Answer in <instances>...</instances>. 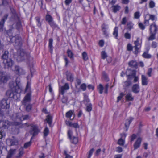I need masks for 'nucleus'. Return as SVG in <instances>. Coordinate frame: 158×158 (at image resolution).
<instances>
[{
  "mask_svg": "<svg viewBox=\"0 0 158 158\" xmlns=\"http://www.w3.org/2000/svg\"><path fill=\"white\" fill-rule=\"evenodd\" d=\"M6 33L9 36L10 41L12 42H15V47L17 49L18 54L19 55L17 59V60L19 61L23 60L26 56V54L24 50L21 48L22 44L21 38L18 35L11 37L12 33L10 30L6 31Z\"/></svg>",
  "mask_w": 158,
  "mask_h": 158,
  "instance_id": "nucleus-1",
  "label": "nucleus"
},
{
  "mask_svg": "<svg viewBox=\"0 0 158 158\" xmlns=\"http://www.w3.org/2000/svg\"><path fill=\"white\" fill-rule=\"evenodd\" d=\"M9 85L11 89L7 91L6 94V96L10 98H13L15 100L17 99V96L19 97L20 96V94L23 90L19 79L17 78L15 82H10Z\"/></svg>",
  "mask_w": 158,
  "mask_h": 158,
  "instance_id": "nucleus-2",
  "label": "nucleus"
},
{
  "mask_svg": "<svg viewBox=\"0 0 158 158\" xmlns=\"http://www.w3.org/2000/svg\"><path fill=\"white\" fill-rule=\"evenodd\" d=\"M27 115L23 116L21 113L14 114L12 118L13 122L10 123L8 121H0V128H8L10 126H18L20 124V122L27 119Z\"/></svg>",
  "mask_w": 158,
  "mask_h": 158,
  "instance_id": "nucleus-3",
  "label": "nucleus"
},
{
  "mask_svg": "<svg viewBox=\"0 0 158 158\" xmlns=\"http://www.w3.org/2000/svg\"><path fill=\"white\" fill-rule=\"evenodd\" d=\"M8 51H5L4 54L2 56V58L3 60V62L4 64L5 67L9 68L11 67L13 64L14 62L10 58H8Z\"/></svg>",
  "mask_w": 158,
  "mask_h": 158,
  "instance_id": "nucleus-4",
  "label": "nucleus"
},
{
  "mask_svg": "<svg viewBox=\"0 0 158 158\" xmlns=\"http://www.w3.org/2000/svg\"><path fill=\"white\" fill-rule=\"evenodd\" d=\"M31 82L28 81L26 86L25 92H27L26 95L25 97L24 100L22 102V104L26 105L27 104L30 100V97L31 96V92L30 89Z\"/></svg>",
  "mask_w": 158,
  "mask_h": 158,
  "instance_id": "nucleus-5",
  "label": "nucleus"
},
{
  "mask_svg": "<svg viewBox=\"0 0 158 158\" xmlns=\"http://www.w3.org/2000/svg\"><path fill=\"white\" fill-rule=\"evenodd\" d=\"M126 74V75L129 77H130V76H133L134 77V82H137L139 81V77L135 76L136 72L135 70L128 69L127 70Z\"/></svg>",
  "mask_w": 158,
  "mask_h": 158,
  "instance_id": "nucleus-6",
  "label": "nucleus"
},
{
  "mask_svg": "<svg viewBox=\"0 0 158 158\" xmlns=\"http://www.w3.org/2000/svg\"><path fill=\"white\" fill-rule=\"evenodd\" d=\"M23 127H24L26 126H28V124L27 123L22 125ZM29 126L31 128V130L30 131V134L32 135L33 136L35 135L39 132V131L38 129V127L35 125H32Z\"/></svg>",
  "mask_w": 158,
  "mask_h": 158,
  "instance_id": "nucleus-7",
  "label": "nucleus"
},
{
  "mask_svg": "<svg viewBox=\"0 0 158 158\" xmlns=\"http://www.w3.org/2000/svg\"><path fill=\"white\" fill-rule=\"evenodd\" d=\"M13 70L16 74L19 76L23 75L25 73L22 67L18 66H15Z\"/></svg>",
  "mask_w": 158,
  "mask_h": 158,
  "instance_id": "nucleus-8",
  "label": "nucleus"
},
{
  "mask_svg": "<svg viewBox=\"0 0 158 158\" xmlns=\"http://www.w3.org/2000/svg\"><path fill=\"white\" fill-rule=\"evenodd\" d=\"M141 41L139 42V39L138 38L137 39L136 41H135L134 44L135 45L134 47L135 48V51H134V52L135 54H137L138 53L139 49L141 47Z\"/></svg>",
  "mask_w": 158,
  "mask_h": 158,
  "instance_id": "nucleus-9",
  "label": "nucleus"
},
{
  "mask_svg": "<svg viewBox=\"0 0 158 158\" xmlns=\"http://www.w3.org/2000/svg\"><path fill=\"white\" fill-rule=\"evenodd\" d=\"M10 100L9 99H2L0 103V106L2 108L8 109L10 106Z\"/></svg>",
  "mask_w": 158,
  "mask_h": 158,
  "instance_id": "nucleus-10",
  "label": "nucleus"
},
{
  "mask_svg": "<svg viewBox=\"0 0 158 158\" xmlns=\"http://www.w3.org/2000/svg\"><path fill=\"white\" fill-rule=\"evenodd\" d=\"M9 78V76L6 75L5 73L0 72V81L1 82L3 83H6Z\"/></svg>",
  "mask_w": 158,
  "mask_h": 158,
  "instance_id": "nucleus-11",
  "label": "nucleus"
},
{
  "mask_svg": "<svg viewBox=\"0 0 158 158\" xmlns=\"http://www.w3.org/2000/svg\"><path fill=\"white\" fill-rule=\"evenodd\" d=\"M72 131L71 130L69 129L68 132V137L70 139L71 141L75 144L77 143L78 142V139L77 137L73 136L72 138Z\"/></svg>",
  "mask_w": 158,
  "mask_h": 158,
  "instance_id": "nucleus-12",
  "label": "nucleus"
},
{
  "mask_svg": "<svg viewBox=\"0 0 158 158\" xmlns=\"http://www.w3.org/2000/svg\"><path fill=\"white\" fill-rule=\"evenodd\" d=\"M69 86L68 83H66L65 85L59 89V93L62 95H63L65 91L69 89Z\"/></svg>",
  "mask_w": 158,
  "mask_h": 158,
  "instance_id": "nucleus-13",
  "label": "nucleus"
},
{
  "mask_svg": "<svg viewBox=\"0 0 158 158\" xmlns=\"http://www.w3.org/2000/svg\"><path fill=\"white\" fill-rule=\"evenodd\" d=\"M7 15H6L4 18H3L0 22V31H6V30H4L3 28V24L5 22L6 19L7 17Z\"/></svg>",
  "mask_w": 158,
  "mask_h": 158,
  "instance_id": "nucleus-14",
  "label": "nucleus"
},
{
  "mask_svg": "<svg viewBox=\"0 0 158 158\" xmlns=\"http://www.w3.org/2000/svg\"><path fill=\"white\" fill-rule=\"evenodd\" d=\"M142 84L143 85H147L148 84L147 77L145 75H142L141 76Z\"/></svg>",
  "mask_w": 158,
  "mask_h": 158,
  "instance_id": "nucleus-15",
  "label": "nucleus"
},
{
  "mask_svg": "<svg viewBox=\"0 0 158 158\" xmlns=\"http://www.w3.org/2000/svg\"><path fill=\"white\" fill-rule=\"evenodd\" d=\"M132 91L135 93H138L140 91L139 85L138 84L134 85L132 89Z\"/></svg>",
  "mask_w": 158,
  "mask_h": 158,
  "instance_id": "nucleus-16",
  "label": "nucleus"
},
{
  "mask_svg": "<svg viewBox=\"0 0 158 158\" xmlns=\"http://www.w3.org/2000/svg\"><path fill=\"white\" fill-rule=\"evenodd\" d=\"M142 139L140 138H139L135 142L134 144V148L135 149L138 148L140 146Z\"/></svg>",
  "mask_w": 158,
  "mask_h": 158,
  "instance_id": "nucleus-17",
  "label": "nucleus"
},
{
  "mask_svg": "<svg viewBox=\"0 0 158 158\" xmlns=\"http://www.w3.org/2000/svg\"><path fill=\"white\" fill-rule=\"evenodd\" d=\"M157 30V27L154 23L151 25L150 27V33H156Z\"/></svg>",
  "mask_w": 158,
  "mask_h": 158,
  "instance_id": "nucleus-18",
  "label": "nucleus"
},
{
  "mask_svg": "<svg viewBox=\"0 0 158 158\" xmlns=\"http://www.w3.org/2000/svg\"><path fill=\"white\" fill-rule=\"evenodd\" d=\"M145 18L146 19H149V20L151 19L153 21H156L157 20V18L156 16L149 14L146 15H145Z\"/></svg>",
  "mask_w": 158,
  "mask_h": 158,
  "instance_id": "nucleus-19",
  "label": "nucleus"
},
{
  "mask_svg": "<svg viewBox=\"0 0 158 158\" xmlns=\"http://www.w3.org/2000/svg\"><path fill=\"white\" fill-rule=\"evenodd\" d=\"M125 98L126 100L128 101H132L134 99V97L130 93H128L126 95Z\"/></svg>",
  "mask_w": 158,
  "mask_h": 158,
  "instance_id": "nucleus-20",
  "label": "nucleus"
},
{
  "mask_svg": "<svg viewBox=\"0 0 158 158\" xmlns=\"http://www.w3.org/2000/svg\"><path fill=\"white\" fill-rule=\"evenodd\" d=\"M108 29V26L107 25L103 24L102 26V30L103 33L105 35H107V30Z\"/></svg>",
  "mask_w": 158,
  "mask_h": 158,
  "instance_id": "nucleus-21",
  "label": "nucleus"
},
{
  "mask_svg": "<svg viewBox=\"0 0 158 158\" xmlns=\"http://www.w3.org/2000/svg\"><path fill=\"white\" fill-rule=\"evenodd\" d=\"M120 8V6L118 5H113L112 6L113 12L114 13H116L118 11H119Z\"/></svg>",
  "mask_w": 158,
  "mask_h": 158,
  "instance_id": "nucleus-22",
  "label": "nucleus"
},
{
  "mask_svg": "<svg viewBox=\"0 0 158 158\" xmlns=\"http://www.w3.org/2000/svg\"><path fill=\"white\" fill-rule=\"evenodd\" d=\"M133 119V118L132 117H130L126 120L125 126L126 128H128L131 122Z\"/></svg>",
  "mask_w": 158,
  "mask_h": 158,
  "instance_id": "nucleus-23",
  "label": "nucleus"
},
{
  "mask_svg": "<svg viewBox=\"0 0 158 158\" xmlns=\"http://www.w3.org/2000/svg\"><path fill=\"white\" fill-rule=\"evenodd\" d=\"M46 20L49 24L53 21L52 17L49 14H47L46 16Z\"/></svg>",
  "mask_w": 158,
  "mask_h": 158,
  "instance_id": "nucleus-24",
  "label": "nucleus"
},
{
  "mask_svg": "<svg viewBox=\"0 0 158 158\" xmlns=\"http://www.w3.org/2000/svg\"><path fill=\"white\" fill-rule=\"evenodd\" d=\"M16 150L15 149L10 150L9 151L7 158H10L11 156L15 153Z\"/></svg>",
  "mask_w": 158,
  "mask_h": 158,
  "instance_id": "nucleus-25",
  "label": "nucleus"
},
{
  "mask_svg": "<svg viewBox=\"0 0 158 158\" xmlns=\"http://www.w3.org/2000/svg\"><path fill=\"white\" fill-rule=\"evenodd\" d=\"M46 121L47 123L49 124L50 126H51L52 122V118L51 116L48 115L47 116Z\"/></svg>",
  "mask_w": 158,
  "mask_h": 158,
  "instance_id": "nucleus-26",
  "label": "nucleus"
},
{
  "mask_svg": "<svg viewBox=\"0 0 158 158\" xmlns=\"http://www.w3.org/2000/svg\"><path fill=\"white\" fill-rule=\"evenodd\" d=\"M129 65L130 66L136 68L137 63L135 60H131L129 62Z\"/></svg>",
  "mask_w": 158,
  "mask_h": 158,
  "instance_id": "nucleus-27",
  "label": "nucleus"
},
{
  "mask_svg": "<svg viewBox=\"0 0 158 158\" xmlns=\"http://www.w3.org/2000/svg\"><path fill=\"white\" fill-rule=\"evenodd\" d=\"M118 27H116L114 29L113 32V35L116 39L117 38L118 36Z\"/></svg>",
  "mask_w": 158,
  "mask_h": 158,
  "instance_id": "nucleus-28",
  "label": "nucleus"
},
{
  "mask_svg": "<svg viewBox=\"0 0 158 158\" xmlns=\"http://www.w3.org/2000/svg\"><path fill=\"white\" fill-rule=\"evenodd\" d=\"M10 141L9 139L7 140V141ZM10 143L11 145H16L18 144V141L15 138H13V139H11L10 140Z\"/></svg>",
  "mask_w": 158,
  "mask_h": 158,
  "instance_id": "nucleus-29",
  "label": "nucleus"
},
{
  "mask_svg": "<svg viewBox=\"0 0 158 158\" xmlns=\"http://www.w3.org/2000/svg\"><path fill=\"white\" fill-rule=\"evenodd\" d=\"M67 124L70 126L73 127L75 128H78L79 125L77 123H73L70 122H68Z\"/></svg>",
  "mask_w": 158,
  "mask_h": 158,
  "instance_id": "nucleus-30",
  "label": "nucleus"
},
{
  "mask_svg": "<svg viewBox=\"0 0 158 158\" xmlns=\"http://www.w3.org/2000/svg\"><path fill=\"white\" fill-rule=\"evenodd\" d=\"M67 53L68 57L71 59H73V54L71 50L69 49L67 51Z\"/></svg>",
  "mask_w": 158,
  "mask_h": 158,
  "instance_id": "nucleus-31",
  "label": "nucleus"
},
{
  "mask_svg": "<svg viewBox=\"0 0 158 158\" xmlns=\"http://www.w3.org/2000/svg\"><path fill=\"white\" fill-rule=\"evenodd\" d=\"M73 111L72 110H70L66 113V117L68 118H70L72 116L73 114Z\"/></svg>",
  "mask_w": 158,
  "mask_h": 158,
  "instance_id": "nucleus-32",
  "label": "nucleus"
},
{
  "mask_svg": "<svg viewBox=\"0 0 158 158\" xmlns=\"http://www.w3.org/2000/svg\"><path fill=\"white\" fill-rule=\"evenodd\" d=\"M82 56L83 60H87L88 59V57L87 53L85 52H84L82 53Z\"/></svg>",
  "mask_w": 158,
  "mask_h": 158,
  "instance_id": "nucleus-33",
  "label": "nucleus"
},
{
  "mask_svg": "<svg viewBox=\"0 0 158 158\" xmlns=\"http://www.w3.org/2000/svg\"><path fill=\"white\" fill-rule=\"evenodd\" d=\"M143 56L146 58H149L151 57V56L148 54V52H144L142 55Z\"/></svg>",
  "mask_w": 158,
  "mask_h": 158,
  "instance_id": "nucleus-34",
  "label": "nucleus"
},
{
  "mask_svg": "<svg viewBox=\"0 0 158 158\" xmlns=\"http://www.w3.org/2000/svg\"><path fill=\"white\" fill-rule=\"evenodd\" d=\"M49 24L53 29L58 28L57 25L53 21Z\"/></svg>",
  "mask_w": 158,
  "mask_h": 158,
  "instance_id": "nucleus-35",
  "label": "nucleus"
},
{
  "mask_svg": "<svg viewBox=\"0 0 158 158\" xmlns=\"http://www.w3.org/2000/svg\"><path fill=\"white\" fill-rule=\"evenodd\" d=\"M23 153V148H21L19 150V154L17 156V157H19L21 156Z\"/></svg>",
  "mask_w": 158,
  "mask_h": 158,
  "instance_id": "nucleus-36",
  "label": "nucleus"
},
{
  "mask_svg": "<svg viewBox=\"0 0 158 158\" xmlns=\"http://www.w3.org/2000/svg\"><path fill=\"white\" fill-rule=\"evenodd\" d=\"M67 77L68 80L70 81H72L73 80V77L71 73H69L67 75Z\"/></svg>",
  "mask_w": 158,
  "mask_h": 158,
  "instance_id": "nucleus-37",
  "label": "nucleus"
},
{
  "mask_svg": "<svg viewBox=\"0 0 158 158\" xmlns=\"http://www.w3.org/2000/svg\"><path fill=\"white\" fill-rule=\"evenodd\" d=\"M49 133V130L47 127H46L44 131V136L45 137L47 136Z\"/></svg>",
  "mask_w": 158,
  "mask_h": 158,
  "instance_id": "nucleus-38",
  "label": "nucleus"
},
{
  "mask_svg": "<svg viewBox=\"0 0 158 158\" xmlns=\"http://www.w3.org/2000/svg\"><path fill=\"white\" fill-rule=\"evenodd\" d=\"M52 43H53L52 39H50L49 40V47L51 51H52Z\"/></svg>",
  "mask_w": 158,
  "mask_h": 158,
  "instance_id": "nucleus-39",
  "label": "nucleus"
},
{
  "mask_svg": "<svg viewBox=\"0 0 158 158\" xmlns=\"http://www.w3.org/2000/svg\"><path fill=\"white\" fill-rule=\"evenodd\" d=\"M125 94L123 93H121L120 94L119 96L117 97V102H118L120 101L122 99V98L124 95Z\"/></svg>",
  "mask_w": 158,
  "mask_h": 158,
  "instance_id": "nucleus-40",
  "label": "nucleus"
},
{
  "mask_svg": "<svg viewBox=\"0 0 158 158\" xmlns=\"http://www.w3.org/2000/svg\"><path fill=\"white\" fill-rule=\"evenodd\" d=\"M101 55L102 58L103 59H105L107 57V55L105 51H103L101 52Z\"/></svg>",
  "mask_w": 158,
  "mask_h": 158,
  "instance_id": "nucleus-41",
  "label": "nucleus"
},
{
  "mask_svg": "<svg viewBox=\"0 0 158 158\" xmlns=\"http://www.w3.org/2000/svg\"><path fill=\"white\" fill-rule=\"evenodd\" d=\"M6 134L4 131H2L1 130H0V139H1L4 137L5 136Z\"/></svg>",
  "mask_w": 158,
  "mask_h": 158,
  "instance_id": "nucleus-42",
  "label": "nucleus"
},
{
  "mask_svg": "<svg viewBox=\"0 0 158 158\" xmlns=\"http://www.w3.org/2000/svg\"><path fill=\"white\" fill-rule=\"evenodd\" d=\"M103 89V88L102 85L101 84H100L98 87V89L100 94H101L102 93Z\"/></svg>",
  "mask_w": 158,
  "mask_h": 158,
  "instance_id": "nucleus-43",
  "label": "nucleus"
},
{
  "mask_svg": "<svg viewBox=\"0 0 158 158\" xmlns=\"http://www.w3.org/2000/svg\"><path fill=\"white\" fill-rule=\"evenodd\" d=\"M118 143L120 145H123L124 143V140L122 138H120L118 140Z\"/></svg>",
  "mask_w": 158,
  "mask_h": 158,
  "instance_id": "nucleus-44",
  "label": "nucleus"
},
{
  "mask_svg": "<svg viewBox=\"0 0 158 158\" xmlns=\"http://www.w3.org/2000/svg\"><path fill=\"white\" fill-rule=\"evenodd\" d=\"M155 6V3L153 1H150L149 3V6L150 8H153Z\"/></svg>",
  "mask_w": 158,
  "mask_h": 158,
  "instance_id": "nucleus-45",
  "label": "nucleus"
},
{
  "mask_svg": "<svg viewBox=\"0 0 158 158\" xmlns=\"http://www.w3.org/2000/svg\"><path fill=\"white\" fill-rule=\"evenodd\" d=\"M2 5L6 6L7 5V1L6 0H0V5Z\"/></svg>",
  "mask_w": 158,
  "mask_h": 158,
  "instance_id": "nucleus-46",
  "label": "nucleus"
},
{
  "mask_svg": "<svg viewBox=\"0 0 158 158\" xmlns=\"http://www.w3.org/2000/svg\"><path fill=\"white\" fill-rule=\"evenodd\" d=\"M151 35L148 38L149 40H152L155 38V35L156 33H150Z\"/></svg>",
  "mask_w": 158,
  "mask_h": 158,
  "instance_id": "nucleus-47",
  "label": "nucleus"
},
{
  "mask_svg": "<svg viewBox=\"0 0 158 158\" xmlns=\"http://www.w3.org/2000/svg\"><path fill=\"white\" fill-rule=\"evenodd\" d=\"M92 109V105L91 104H89L88 105H87L86 107V110L88 112L91 111Z\"/></svg>",
  "mask_w": 158,
  "mask_h": 158,
  "instance_id": "nucleus-48",
  "label": "nucleus"
},
{
  "mask_svg": "<svg viewBox=\"0 0 158 158\" xmlns=\"http://www.w3.org/2000/svg\"><path fill=\"white\" fill-rule=\"evenodd\" d=\"M124 37L127 39H130L131 37V35L128 32L124 34Z\"/></svg>",
  "mask_w": 158,
  "mask_h": 158,
  "instance_id": "nucleus-49",
  "label": "nucleus"
},
{
  "mask_svg": "<svg viewBox=\"0 0 158 158\" xmlns=\"http://www.w3.org/2000/svg\"><path fill=\"white\" fill-rule=\"evenodd\" d=\"M140 16V13L139 12H136L134 14V17L135 18L138 19Z\"/></svg>",
  "mask_w": 158,
  "mask_h": 158,
  "instance_id": "nucleus-50",
  "label": "nucleus"
},
{
  "mask_svg": "<svg viewBox=\"0 0 158 158\" xmlns=\"http://www.w3.org/2000/svg\"><path fill=\"white\" fill-rule=\"evenodd\" d=\"M131 84V83L130 81H127L124 82L123 85L125 87H127L130 85Z\"/></svg>",
  "mask_w": 158,
  "mask_h": 158,
  "instance_id": "nucleus-51",
  "label": "nucleus"
},
{
  "mask_svg": "<svg viewBox=\"0 0 158 158\" xmlns=\"http://www.w3.org/2000/svg\"><path fill=\"white\" fill-rule=\"evenodd\" d=\"M86 85L85 84H82L80 86V88L83 91H85L86 89Z\"/></svg>",
  "mask_w": 158,
  "mask_h": 158,
  "instance_id": "nucleus-52",
  "label": "nucleus"
},
{
  "mask_svg": "<svg viewBox=\"0 0 158 158\" xmlns=\"http://www.w3.org/2000/svg\"><path fill=\"white\" fill-rule=\"evenodd\" d=\"M152 68H149L147 72V74L149 77H151V73L152 71Z\"/></svg>",
  "mask_w": 158,
  "mask_h": 158,
  "instance_id": "nucleus-53",
  "label": "nucleus"
},
{
  "mask_svg": "<svg viewBox=\"0 0 158 158\" xmlns=\"http://www.w3.org/2000/svg\"><path fill=\"white\" fill-rule=\"evenodd\" d=\"M94 149H91L89 151L88 154V158H90L91 156L92 155V154L94 152Z\"/></svg>",
  "mask_w": 158,
  "mask_h": 158,
  "instance_id": "nucleus-54",
  "label": "nucleus"
},
{
  "mask_svg": "<svg viewBox=\"0 0 158 158\" xmlns=\"http://www.w3.org/2000/svg\"><path fill=\"white\" fill-rule=\"evenodd\" d=\"M133 24L131 22L129 23H127V27L129 29H131L133 27Z\"/></svg>",
  "mask_w": 158,
  "mask_h": 158,
  "instance_id": "nucleus-55",
  "label": "nucleus"
},
{
  "mask_svg": "<svg viewBox=\"0 0 158 158\" xmlns=\"http://www.w3.org/2000/svg\"><path fill=\"white\" fill-rule=\"evenodd\" d=\"M31 143V142H29L26 143L24 145V148H27L30 146Z\"/></svg>",
  "mask_w": 158,
  "mask_h": 158,
  "instance_id": "nucleus-56",
  "label": "nucleus"
},
{
  "mask_svg": "<svg viewBox=\"0 0 158 158\" xmlns=\"http://www.w3.org/2000/svg\"><path fill=\"white\" fill-rule=\"evenodd\" d=\"M132 49V47L130 44H128L127 46V49L128 51H131Z\"/></svg>",
  "mask_w": 158,
  "mask_h": 158,
  "instance_id": "nucleus-57",
  "label": "nucleus"
},
{
  "mask_svg": "<svg viewBox=\"0 0 158 158\" xmlns=\"http://www.w3.org/2000/svg\"><path fill=\"white\" fill-rule=\"evenodd\" d=\"M104 44V42L103 40H101L99 41V46L101 47H102L103 46Z\"/></svg>",
  "mask_w": 158,
  "mask_h": 158,
  "instance_id": "nucleus-58",
  "label": "nucleus"
},
{
  "mask_svg": "<svg viewBox=\"0 0 158 158\" xmlns=\"http://www.w3.org/2000/svg\"><path fill=\"white\" fill-rule=\"evenodd\" d=\"M139 28L142 30H143L145 29V27L142 23H139Z\"/></svg>",
  "mask_w": 158,
  "mask_h": 158,
  "instance_id": "nucleus-59",
  "label": "nucleus"
},
{
  "mask_svg": "<svg viewBox=\"0 0 158 158\" xmlns=\"http://www.w3.org/2000/svg\"><path fill=\"white\" fill-rule=\"evenodd\" d=\"M16 28L17 29H19L20 28L21 26V22L19 21L17 23H16Z\"/></svg>",
  "mask_w": 158,
  "mask_h": 158,
  "instance_id": "nucleus-60",
  "label": "nucleus"
},
{
  "mask_svg": "<svg viewBox=\"0 0 158 158\" xmlns=\"http://www.w3.org/2000/svg\"><path fill=\"white\" fill-rule=\"evenodd\" d=\"M157 46V44L155 42H153L152 44V46L153 48H155Z\"/></svg>",
  "mask_w": 158,
  "mask_h": 158,
  "instance_id": "nucleus-61",
  "label": "nucleus"
},
{
  "mask_svg": "<svg viewBox=\"0 0 158 158\" xmlns=\"http://www.w3.org/2000/svg\"><path fill=\"white\" fill-rule=\"evenodd\" d=\"M84 101L85 102H89V99L88 98L87 96L86 95H84Z\"/></svg>",
  "mask_w": 158,
  "mask_h": 158,
  "instance_id": "nucleus-62",
  "label": "nucleus"
},
{
  "mask_svg": "<svg viewBox=\"0 0 158 158\" xmlns=\"http://www.w3.org/2000/svg\"><path fill=\"white\" fill-rule=\"evenodd\" d=\"M116 151L120 153L122 151V149L120 147H117L116 148Z\"/></svg>",
  "mask_w": 158,
  "mask_h": 158,
  "instance_id": "nucleus-63",
  "label": "nucleus"
},
{
  "mask_svg": "<svg viewBox=\"0 0 158 158\" xmlns=\"http://www.w3.org/2000/svg\"><path fill=\"white\" fill-rule=\"evenodd\" d=\"M126 17H124L123 18L121 22V23L123 24H124L126 22Z\"/></svg>",
  "mask_w": 158,
  "mask_h": 158,
  "instance_id": "nucleus-64",
  "label": "nucleus"
}]
</instances>
